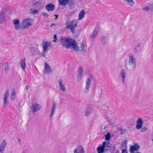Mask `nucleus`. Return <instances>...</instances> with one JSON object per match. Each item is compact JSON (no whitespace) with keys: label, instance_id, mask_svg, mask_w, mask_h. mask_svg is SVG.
<instances>
[{"label":"nucleus","instance_id":"dca6fc26","mask_svg":"<svg viewBox=\"0 0 153 153\" xmlns=\"http://www.w3.org/2000/svg\"><path fill=\"white\" fill-rule=\"evenodd\" d=\"M7 142L4 139L2 141L0 142V153H3L7 145Z\"/></svg>","mask_w":153,"mask_h":153},{"label":"nucleus","instance_id":"c756f323","mask_svg":"<svg viewBox=\"0 0 153 153\" xmlns=\"http://www.w3.org/2000/svg\"><path fill=\"white\" fill-rule=\"evenodd\" d=\"M9 69V65L8 62H6L4 65V70L5 72L8 71Z\"/></svg>","mask_w":153,"mask_h":153},{"label":"nucleus","instance_id":"473e14b6","mask_svg":"<svg viewBox=\"0 0 153 153\" xmlns=\"http://www.w3.org/2000/svg\"><path fill=\"white\" fill-rule=\"evenodd\" d=\"M4 20V16L1 14H0V24L3 23Z\"/></svg>","mask_w":153,"mask_h":153},{"label":"nucleus","instance_id":"f8f14e48","mask_svg":"<svg viewBox=\"0 0 153 153\" xmlns=\"http://www.w3.org/2000/svg\"><path fill=\"white\" fill-rule=\"evenodd\" d=\"M99 30V27H96L93 33L89 36V39L91 41L95 40Z\"/></svg>","mask_w":153,"mask_h":153},{"label":"nucleus","instance_id":"0eeeda50","mask_svg":"<svg viewBox=\"0 0 153 153\" xmlns=\"http://www.w3.org/2000/svg\"><path fill=\"white\" fill-rule=\"evenodd\" d=\"M9 90L7 89L6 90L4 94L3 97V107L4 108H6L8 104V97L9 96Z\"/></svg>","mask_w":153,"mask_h":153},{"label":"nucleus","instance_id":"7c9ffc66","mask_svg":"<svg viewBox=\"0 0 153 153\" xmlns=\"http://www.w3.org/2000/svg\"><path fill=\"white\" fill-rule=\"evenodd\" d=\"M77 74L83 75V69L82 67H79L78 69Z\"/></svg>","mask_w":153,"mask_h":153},{"label":"nucleus","instance_id":"f03ea898","mask_svg":"<svg viewBox=\"0 0 153 153\" xmlns=\"http://www.w3.org/2000/svg\"><path fill=\"white\" fill-rule=\"evenodd\" d=\"M128 66L129 68L134 70L136 69L137 61L135 57L133 54H130L128 56Z\"/></svg>","mask_w":153,"mask_h":153},{"label":"nucleus","instance_id":"7ed1b4c3","mask_svg":"<svg viewBox=\"0 0 153 153\" xmlns=\"http://www.w3.org/2000/svg\"><path fill=\"white\" fill-rule=\"evenodd\" d=\"M34 24V19L31 18H26L23 19L21 23V28L25 29L29 27Z\"/></svg>","mask_w":153,"mask_h":153},{"label":"nucleus","instance_id":"9d476101","mask_svg":"<svg viewBox=\"0 0 153 153\" xmlns=\"http://www.w3.org/2000/svg\"><path fill=\"white\" fill-rule=\"evenodd\" d=\"M91 85V79L90 78H88L85 81V86L83 91L84 93L88 92L90 89Z\"/></svg>","mask_w":153,"mask_h":153},{"label":"nucleus","instance_id":"a19ab883","mask_svg":"<svg viewBox=\"0 0 153 153\" xmlns=\"http://www.w3.org/2000/svg\"><path fill=\"white\" fill-rule=\"evenodd\" d=\"M122 146H124L125 147H126V144L125 143H123L122 144Z\"/></svg>","mask_w":153,"mask_h":153},{"label":"nucleus","instance_id":"aec40b11","mask_svg":"<svg viewBox=\"0 0 153 153\" xmlns=\"http://www.w3.org/2000/svg\"><path fill=\"white\" fill-rule=\"evenodd\" d=\"M13 24L16 30H19L21 28V25H20V21L18 19H15L13 21Z\"/></svg>","mask_w":153,"mask_h":153},{"label":"nucleus","instance_id":"b1692460","mask_svg":"<svg viewBox=\"0 0 153 153\" xmlns=\"http://www.w3.org/2000/svg\"><path fill=\"white\" fill-rule=\"evenodd\" d=\"M16 90L14 88H13L11 91L10 95V100H13L15 99L16 95Z\"/></svg>","mask_w":153,"mask_h":153},{"label":"nucleus","instance_id":"f257e3e1","mask_svg":"<svg viewBox=\"0 0 153 153\" xmlns=\"http://www.w3.org/2000/svg\"><path fill=\"white\" fill-rule=\"evenodd\" d=\"M60 40L62 46L67 48H69L73 51L79 52H86L88 50L86 44L82 42L79 44L72 39L61 37Z\"/></svg>","mask_w":153,"mask_h":153},{"label":"nucleus","instance_id":"4468645a","mask_svg":"<svg viewBox=\"0 0 153 153\" xmlns=\"http://www.w3.org/2000/svg\"><path fill=\"white\" fill-rule=\"evenodd\" d=\"M93 111L92 107L91 105L87 106L85 108L84 112V115L87 117L89 116L92 113Z\"/></svg>","mask_w":153,"mask_h":153},{"label":"nucleus","instance_id":"bb28decb","mask_svg":"<svg viewBox=\"0 0 153 153\" xmlns=\"http://www.w3.org/2000/svg\"><path fill=\"white\" fill-rule=\"evenodd\" d=\"M59 4L61 5L67 4L69 2V0H59Z\"/></svg>","mask_w":153,"mask_h":153},{"label":"nucleus","instance_id":"e433bc0d","mask_svg":"<svg viewBox=\"0 0 153 153\" xmlns=\"http://www.w3.org/2000/svg\"><path fill=\"white\" fill-rule=\"evenodd\" d=\"M53 37H54V40H53V41H54V42H56V40H57V36L56 35H54V36H53Z\"/></svg>","mask_w":153,"mask_h":153},{"label":"nucleus","instance_id":"6e6552de","mask_svg":"<svg viewBox=\"0 0 153 153\" xmlns=\"http://www.w3.org/2000/svg\"><path fill=\"white\" fill-rule=\"evenodd\" d=\"M53 72V70L51 66L46 62L44 63V73L45 74H49Z\"/></svg>","mask_w":153,"mask_h":153},{"label":"nucleus","instance_id":"1a4fd4ad","mask_svg":"<svg viewBox=\"0 0 153 153\" xmlns=\"http://www.w3.org/2000/svg\"><path fill=\"white\" fill-rule=\"evenodd\" d=\"M41 108V105L36 103H33L31 106V109L33 113H35L40 110Z\"/></svg>","mask_w":153,"mask_h":153},{"label":"nucleus","instance_id":"20e7f679","mask_svg":"<svg viewBox=\"0 0 153 153\" xmlns=\"http://www.w3.org/2000/svg\"><path fill=\"white\" fill-rule=\"evenodd\" d=\"M77 21L76 19H74L71 21H67L65 24L66 27L67 29H70L71 32L74 33L75 31V29L77 26Z\"/></svg>","mask_w":153,"mask_h":153},{"label":"nucleus","instance_id":"a878e982","mask_svg":"<svg viewBox=\"0 0 153 153\" xmlns=\"http://www.w3.org/2000/svg\"><path fill=\"white\" fill-rule=\"evenodd\" d=\"M106 119L108 122L111 123H114L116 120V119L114 118L111 117L109 116L106 117Z\"/></svg>","mask_w":153,"mask_h":153},{"label":"nucleus","instance_id":"ddd939ff","mask_svg":"<svg viewBox=\"0 0 153 153\" xmlns=\"http://www.w3.org/2000/svg\"><path fill=\"white\" fill-rule=\"evenodd\" d=\"M126 71L124 69H122L119 74L120 78L123 84L125 83L126 79Z\"/></svg>","mask_w":153,"mask_h":153},{"label":"nucleus","instance_id":"a211bd4d","mask_svg":"<svg viewBox=\"0 0 153 153\" xmlns=\"http://www.w3.org/2000/svg\"><path fill=\"white\" fill-rule=\"evenodd\" d=\"M136 123V128L138 129H141L143 126V121L142 119L140 118H138L137 120Z\"/></svg>","mask_w":153,"mask_h":153},{"label":"nucleus","instance_id":"412c9836","mask_svg":"<svg viewBox=\"0 0 153 153\" xmlns=\"http://www.w3.org/2000/svg\"><path fill=\"white\" fill-rule=\"evenodd\" d=\"M56 104L55 102H53L51 109V113L50 115V117H51L54 115L56 109Z\"/></svg>","mask_w":153,"mask_h":153},{"label":"nucleus","instance_id":"2f4dec72","mask_svg":"<svg viewBox=\"0 0 153 153\" xmlns=\"http://www.w3.org/2000/svg\"><path fill=\"white\" fill-rule=\"evenodd\" d=\"M83 77V75L77 74V80L78 82H79L82 80Z\"/></svg>","mask_w":153,"mask_h":153},{"label":"nucleus","instance_id":"37998d69","mask_svg":"<svg viewBox=\"0 0 153 153\" xmlns=\"http://www.w3.org/2000/svg\"><path fill=\"white\" fill-rule=\"evenodd\" d=\"M54 16H55L56 17V18H55V19H56L57 18L58 16L57 15H54Z\"/></svg>","mask_w":153,"mask_h":153},{"label":"nucleus","instance_id":"5701e85b","mask_svg":"<svg viewBox=\"0 0 153 153\" xmlns=\"http://www.w3.org/2000/svg\"><path fill=\"white\" fill-rule=\"evenodd\" d=\"M141 46V44L140 43H139L133 48V51L134 53H137L140 51Z\"/></svg>","mask_w":153,"mask_h":153},{"label":"nucleus","instance_id":"c9c22d12","mask_svg":"<svg viewBox=\"0 0 153 153\" xmlns=\"http://www.w3.org/2000/svg\"><path fill=\"white\" fill-rule=\"evenodd\" d=\"M151 8L149 7V6H147L146 7H144L143 8V9L145 10L146 11H148Z\"/></svg>","mask_w":153,"mask_h":153},{"label":"nucleus","instance_id":"58836bf2","mask_svg":"<svg viewBox=\"0 0 153 153\" xmlns=\"http://www.w3.org/2000/svg\"><path fill=\"white\" fill-rule=\"evenodd\" d=\"M122 153H128L127 150L125 149L122 150Z\"/></svg>","mask_w":153,"mask_h":153},{"label":"nucleus","instance_id":"72a5a7b5","mask_svg":"<svg viewBox=\"0 0 153 153\" xmlns=\"http://www.w3.org/2000/svg\"><path fill=\"white\" fill-rule=\"evenodd\" d=\"M111 137L110 134L109 133H108L105 135V139L106 140H108L110 139Z\"/></svg>","mask_w":153,"mask_h":153},{"label":"nucleus","instance_id":"c85d7f7f","mask_svg":"<svg viewBox=\"0 0 153 153\" xmlns=\"http://www.w3.org/2000/svg\"><path fill=\"white\" fill-rule=\"evenodd\" d=\"M106 37L105 36H101V43L103 45H105L106 43Z\"/></svg>","mask_w":153,"mask_h":153},{"label":"nucleus","instance_id":"ea45409f","mask_svg":"<svg viewBox=\"0 0 153 153\" xmlns=\"http://www.w3.org/2000/svg\"><path fill=\"white\" fill-rule=\"evenodd\" d=\"M28 88H29V87L28 85H26V86H25V89L26 90H28Z\"/></svg>","mask_w":153,"mask_h":153},{"label":"nucleus","instance_id":"f3484780","mask_svg":"<svg viewBox=\"0 0 153 153\" xmlns=\"http://www.w3.org/2000/svg\"><path fill=\"white\" fill-rule=\"evenodd\" d=\"M19 64L22 70L25 72V69L26 68V64L25 62V59H24L19 62Z\"/></svg>","mask_w":153,"mask_h":153},{"label":"nucleus","instance_id":"2eb2a0df","mask_svg":"<svg viewBox=\"0 0 153 153\" xmlns=\"http://www.w3.org/2000/svg\"><path fill=\"white\" fill-rule=\"evenodd\" d=\"M74 153H85L84 148L81 145L77 146L74 150Z\"/></svg>","mask_w":153,"mask_h":153},{"label":"nucleus","instance_id":"9b49d317","mask_svg":"<svg viewBox=\"0 0 153 153\" xmlns=\"http://www.w3.org/2000/svg\"><path fill=\"white\" fill-rule=\"evenodd\" d=\"M59 87V90L63 92H65L66 91V88L65 84L63 80L59 79L58 81Z\"/></svg>","mask_w":153,"mask_h":153},{"label":"nucleus","instance_id":"4be33fe9","mask_svg":"<svg viewBox=\"0 0 153 153\" xmlns=\"http://www.w3.org/2000/svg\"><path fill=\"white\" fill-rule=\"evenodd\" d=\"M54 5L52 4H48L46 6V10L48 11H52L54 9Z\"/></svg>","mask_w":153,"mask_h":153},{"label":"nucleus","instance_id":"f704fd0d","mask_svg":"<svg viewBox=\"0 0 153 153\" xmlns=\"http://www.w3.org/2000/svg\"><path fill=\"white\" fill-rule=\"evenodd\" d=\"M147 130V128L146 127H144L142 128L140 130V131L142 132H144L146 131Z\"/></svg>","mask_w":153,"mask_h":153},{"label":"nucleus","instance_id":"423d86ee","mask_svg":"<svg viewBox=\"0 0 153 153\" xmlns=\"http://www.w3.org/2000/svg\"><path fill=\"white\" fill-rule=\"evenodd\" d=\"M42 52L41 54L44 57H45L46 52H48V50L51 47V44L50 42H44L42 44Z\"/></svg>","mask_w":153,"mask_h":153},{"label":"nucleus","instance_id":"79ce46f5","mask_svg":"<svg viewBox=\"0 0 153 153\" xmlns=\"http://www.w3.org/2000/svg\"><path fill=\"white\" fill-rule=\"evenodd\" d=\"M55 25H56V24H51V27H52L53 26Z\"/></svg>","mask_w":153,"mask_h":153},{"label":"nucleus","instance_id":"39448f33","mask_svg":"<svg viewBox=\"0 0 153 153\" xmlns=\"http://www.w3.org/2000/svg\"><path fill=\"white\" fill-rule=\"evenodd\" d=\"M109 150L111 149L110 143L107 142H104L102 146H98L97 149V151L98 153H102L104 149Z\"/></svg>","mask_w":153,"mask_h":153},{"label":"nucleus","instance_id":"6ab92c4d","mask_svg":"<svg viewBox=\"0 0 153 153\" xmlns=\"http://www.w3.org/2000/svg\"><path fill=\"white\" fill-rule=\"evenodd\" d=\"M140 149V146L138 144L135 143L134 146H132L130 148V152L133 153L135 151H138Z\"/></svg>","mask_w":153,"mask_h":153},{"label":"nucleus","instance_id":"cd10ccee","mask_svg":"<svg viewBox=\"0 0 153 153\" xmlns=\"http://www.w3.org/2000/svg\"><path fill=\"white\" fill-rule=\"evenodd\" d=\"M30 13L33 15H35L39 13V10H33L31 8L29 10Z\"/></svg>","mask_w":153,"mask_h":153},{"label":"nucleus","instance_id":"4c0bfd02","mask_svg":"<svg viewBox=\"0 0 153 153\" xmlns=\"http://www.w3.org/2000/svg\"><path fill=\"white\" fill-rule=\"evenodd\" d=\"M42 15L43 16H45L46 17H48V14L46 13H42Z\"/></svg>","mask_w":153,"mask_h":153},{"label":"nucleus","instance_id":"393cba45","mask_svg":"<svg viewBox=\"0 0 153 153\" xmlns=\"http://www.w3.org/2000/svg\"><path fill=\"white\" fill-rule=\"evenodd\" d=\"M85 14V12L83 10H82L79 13V15L78 20H81L84 17Z\"/></svg>","mask_w":153,"mask_h":153},{"label":"nucleus","instance_id":"c03bdc74","mask_svg":"<svg viewBox=\"0 0 153 153\" xmlns=\"http://www.w3.org/2000/svg\"><path fill=\"white\" fill-rule=\"evenodd\" d=\"M20 139H19V141H20Z\"/></svg>","mask_w":153,"mask_h":153}]
</instances>
